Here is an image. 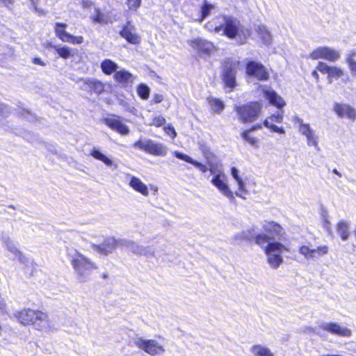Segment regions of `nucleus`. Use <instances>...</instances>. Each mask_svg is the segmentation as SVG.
Segmentation results:
<instances>
[{"instance_id":"1","label":"nucleus","mask_w":356,"mask_h":356,"mask_svg":"<svg viewBox=\"0 0 356 356\" xmlns=\"http://www.w3.org/2000/svg\"><path fill=\"white\" fill-rule=\"evenodd\" d=\"M254 241L264 249L268 257V263L273 268H277L283 263L282 254L284 251H288V248L285 245L273 240L269 235L266 234H257Z\"/></svg>"},{"instance_id":"2","label":"nucleus","mask_w":356,"mask_h":356,"mask_svg":"<svg viewBox=\"0 0 356 356\" xmlns=\"http://www.w3.org/2000/svg\"><path fill=\"white\" fill-rule=\"evenodd\" d=\"M67 258L76 272L77 279L81 282H87L92 270L97 268L93 261L76 250H68Z\"/></svg>"},{"instance_id":"3","label":"nucleus","mask_w":356,"mask_h":356,"mask_svg":"<svg viewBox=\"0 0 356 356\" xmlns=\"http://www.w3.org/2000/svg\"><path fill=\"white\" fill-rule=\"evenodd\" d=\"M14 316L24 325H33L35 329L41 331H49L52 329L48 316L40 311L30 309H24L14 313Z\"/></svg>"},{"instance_id":"4","label":"nucleus","mask_w":356,"mask_h":356,"mask_svg":"<svg viewBox=\"0 0 356 356\" xmlns=\"http://www.w3.org/2000/svg\"><path fill=\"white\" fill-rule=\"evenodd\" d=\"M234 111L238 115V120L242 123H250L254 122L261 115L262 104L258 101L250 102L235 106Z\"/></svg>"},{"instance_id":"5","label":"nucleus","mask_w":356,"mask_h":356,"mask_svg":"<svg viewBox=\"0 0 356 356\" xmlns=\"http://www.w3.org/2000/svg\"><path fill=\"white\" fill-rule=\"evenodd\" d=\"M238 62L234 61L228 58L222 62L221 79L224 84L225 89L233 91L236 86V69Z\"/></svg>"},{"instance_id":"6","label":"nucleus","mask_w":356,"mask_h":356,"mask_svg":"<svg viewBox=\"0 0 356 356\" xmlns=\"http://www.w3.org/2000/svg\"><path fill=\"white\" fill-rule=\"evenodd\" d=\"M133 147L156 156H164L167 154V147L164 145L151 139H138L133 143Z\"/></svg>"},{"instance_id":"7","label":"nucleus","mask_w":356,"mask_h":356,"mask_svg":"<svg viewBox=\"0 0 356 356\" xmlns=\"http://www.w3.org/2000/svg\"><path fill=\"white\" fill-rule=\"evenodd\" d=\"M130 343H133L136 347L151 356H160L165 351L163 346L154 339L136 337L132 339Z\"/></svg>"},{"instance_id":"8","label":"nucleus","mask_w":356,"mask_h":356,"mask_svg":"<svg viewBox=\"0 0 356 356\" xmlns=\"http://www.w3.org/2000/svg\"><path fill=\"white\" fill-rule=\"evenodd\" d=\"M245 74L254 77L260 81L269 79V73L266 67L261 63L254 60H248L245 65Z\"/></svg>"},{"instance_id":"9","label":"nucleus","mask_w":356,"mask_h":356,"mask_svg":"<svg viewBox=\"0 0 356 356\" xmlns=\"http://www.w3.org/2000/svg\"><path fill=\"white\" fill-rule=\"evenodd\" d=\"M312 60L324 59L330 62H336L341 57L340 52L328 47H318L314 49L308 56Z\"/></svg>"},{"instance_id":"10","label":"nucleus","mask_w":356,"mask_h":356,"mask_svg":"<svg viewBox=\"0 0 356 356\" xmlns=\"http://www.w3.org/2000/svg\"><path fill=\"white\" fill-rule=\"evenodd\" d=\"M187 43L200 56H209L216 50L213 42L201 38L189 40Z\"/></svg>"},{"instance_id":"11","label":"nucleus","mask_w":356,"mask_h":356,"mask_svg":"<svg viewBox=\"0 0 356 356\" xmlns=\"http://www.w3.org/2000/svg\"><path fill=\"white\" fill-rule=\"evenodd\" d=\"M67 25L63 22H56L54 25L56 36L64 42H69L73 44H80L83 42L81 35H73L66 31Z\"/></svg>"},{"instance_id":"12","label":"nucleus","mask_w":356,"mask_h":356,"mask_svg":"<svg viewBox=\"0 0 356 356\" xmlns=\"http://www.w3.org/2000/svg\"><path fill=\"white\" fill-rule=\"evenodd\" d=\"M120 35L129 44L138 46L141 43V36L136 31L135 26L128 21L122 26Z\"/></svg>"},{"instance_id":"13","label":"nucleus","mask_w":356,"mask_h":356,"mask_svg":"<svg viewBox=\"0 0 356 356\" xmlns=\"http://www.w3.org/2000/svg\"><path fill=\"white\" fill-rule=\"evenodd\" d=\"M222 19L223 35L229 39L235 38L241 30L239 21L230 16H222Z\"/></svg>"},{"instance_id":"14","label":"nucleus","mask_w":356,"mask_h":356,"mask_svg":"<svg viewBox=\"0 0 356 356\" xmlns=\"http://www.w3.org/2000/svg\"><path fill=\"white\" fill-rule=\"evenodd\" d=\"M118 246L121 247L120 239L117 240L114 237H107L99 245L91 243L93 251L106 256L111 254Z\"/></svg>"},{"instance_id":"15","label":"nucleus","mask_w":356,"mask_h":356,"mask_svg":"<svg viewBox=\"0 0 356 356\" xmlns=\"http://www.w3.org/2000/svg\"><path fill=\"white\" fill-rule=\"evenodd\" d=\"M316 70L323 74H327L329 81H332L333 79H339L344 74V72L341 68L337 66H330L322 61L318 63Z\"/></svg>"},{"instance_id":"16","label":"nucleus","mask_w":356,"mask_h":356,"mask_svg":"<svg viewBox=\"0 0 356 356\" xmlns=\"http://www.w3.org/2000/svg\"><path fill=\"white\" fill-rule=\"evenodd\" d=\"M104 122L111 130L121 135L124 136L129 133L128 127L122 122L121 118L119 116L106 118L104 119Z\"/></svg>"},{"instance_id":"17","label":"nucleus","mask_w":356,"mask_h":356,"mask_svg":"<svg viewBox=\"0 0 356 356\" xmlns=\"http://www.w3.org/2000/svg\"><path fill=\"white\" fill-rule=\"evenodd\" d=\"M320 327L325 331L341 337H349L351 334L349 329L341 327L337 323H323Z\"/></svg>"},{"instance_id":"18","label":"nucleus","mask_w":356,"mask_h":356,"mask_svg":"<svg viewBox=\"0 0 356 356\" xmlns=\"http://www.w3.org/2000/svg\"><path fill=\"white\" fill-rule=\"evenodd\" d=\"M334 111L340 118H347L352 120L356 118V112L355 109L348 104L335 103Z\"/></svg>"},{"instance_id":"19","label":"nucleus","mask_w":356,"mask_h":356,"mask_svg":"<svg viewBox=\"0 0 356 356\" xmlns=\"http://www.w3.org/2000/svg\"><path fill=\"white\" fill-rule=\"evenodd\" d=\"M328 248L326 245L321 246L316 249H311L307 245H302L300 248V253L307 259H316L318 257L327 254Z\"/></svg>"},{"instance_id":"20","label":"nucleus","mask_w":356,"mask_h":356,"mask_svg":"<svg viewBox=\"0 0 356 356\" xmlns=\"http://www.w3.org/2000/svg\"><path fill=\"white\" fill-rule=\"evenodd\" d=\"M83 84L90 93L100 95L105 90V84L96 79L87 78L83 79Z\"/></svg>"},{"instance_id":"21","label":"nucleus","mask_w":356,"mask_h":356,"mask_svg":"<svg viewBox=\"0 0 356 356\" xmlns=\"http://www.w3.org/2000/svg\"><path fill=\"white\" fill-rule=\"evenodd\" d=\"M263 228L266 232L270 235V236L273 240L280 239L282 234V227L278 223L273 221L267 222L264 225Z\"/></svg>"},{"instance_id":"22","label":"nucleus","mask_w":356,"mask_h":356,"mask_svg":"<svg viewBox=\"0 0 356 356\" xmlns=\"http://www.w3.org/2000/svg\"><path fill=\"white\" fill-rule=\"evenodd\" d=\"M3 239L6 244L7 250L11 253H13L16 257H17L20 263L27 266L29 263V259L26 258L22 254V252L17 249L13 241H11L8 237L3 238Z\"/></svg>"},{"instance_id":"23","label":"nucleus","mask_w":356,"mask_h":356,"mask_svg":"<svg viewBox=\"0 0 356 356\" xmlns=\"http://www.w3.org/2000/svg\"><path fill=\"white\" fill-rule=\"evenodd\" d=\"M226 179H211V183L215 186L231 202L235 200L233 192L230 190Z\"/></svg>"},{"instance_id":"24","label":"nucleus","mask_w":356,"mask_h":356,"mask_svg":"<svg viewBox=\"0 0 356 356\" xmlns=\"http://www.w3.org/2000/svg\"><path fill=\"white\" fill-rule=\"evenodd\" d=\"M298 122L300 124L299 131H300V133L302 135H304L307 137V140H308V144L309 145L312 144L314 145H317L316 138L314 135V131L310 128L309 124H304L302 122V120H301V119H298Z\"/></svg>"},{"instance_id":"25","label":"nucleus","mask_w":356,"mask_h":356,"mask_svg":"<svg viewBox=\"0 0 356 356\" xmlns=\"http://www.w3.org/2000/svg\"><path fill=\"white\" fill-rule=\"evenodd\" d=\"M264 95L269 102L279 109L282 108L286 105L282 97L274 90H266L264 91Z\"/></svg>"},{"instance_id":"26","label":"nucleus","mask_w":356,"mask_h":356,"mask_svg":"<svg viewBox=\"0 0 356 356\" xmlns=\"http://www.w3.org/2000/svg\"><path fill=\"white\" fill-rule=\"evenodd\" d=\"M120 244L121 247L126 248L129 250H130L132 253L141 256L143 246L138 244L137 243L126 239H120Z\"/></svg>"},{"instance_id":"27","label":"nucleus","mask_w":356,"mask_h":356,"mask_svg":"<svg viewBox=\"0 0 356 356\" xmlns=\"http://www.w3.org/2000/svg\"><path fill=\"white\" fill-rule=\"evenodd\" d=\"M113 79L116 83L127 85L129 82H131L133 79V75L129 72L122 70L117 71L114 75Z\"/></svg>"},{"instance_id":"28","label":"nucleus","mask_w":356,"mask_h":356,"mask_svg":"<svg viewBox=\"0 0 356 356\" xmlns=\"http://www.w3.org/2000/svg\"><path fill=\"white\" fill-rule=\"evenodd\" d=\"M100 67L104 74L111 75L117 72L118 66L113 60L107 58L102 61Z\"/></svg>"},{"instance_id":"29","label":"nucleus","mask_w":356,"mask_h":356,"mask_svg":"<svg viewBox=\"0 0 356 356\" xmlns=\"http://www.w3.org/2000/svg\"><path fill=\"white\" fill-rule=\"evenodd\" d=\"M221 18L220 16H216L205 24L206 29L210 32L218 33L222 29V23L219 22Z\"/></svg>"},{"instance_id":"30","label":"nucleus","mask_w":356,"mask_h":356,"mask_svg":"<svg viewBox=\"0 0 356 356\" xmlns=\"http://www.w3.org/2000/svg\"><path fill=\"white\" fill-rule=\"evenodd\" d=\"M90 155L96 160L100 161L107 166H112L113 161L109 157L102 153L99 149L93 148L91 149Z\"/></svg>"},{"instance_id":"31","label":"nucleus","mask_w":356,"mask_h":356,"mask_svg":"<svg viewBox=\"0 0 356 356\" xmlns=\"http://www.w3.org/2000/svg\"><path fill=\"white\" fill-rule=\"evenodd\" d=\"M129 186L137 192L143 195H147L149 193L147 186L141 181V179H130Z\"/></svg>"},{"instance_id":"32","label":"nucleus","mask_w":356,"mask_h":356,"mask_svg":"<svg viewBox=\"0 0 356 356\" xmlns=\"http://www.w3.org/2000/svg\"><path fill=\"white\" fill-rule=\"evenodd\" d=\"M250 352L254 356H274L268 348L261 345L253 346L250 349Z\"/></svg>"},{"instance_id":"33","label":"nucleus","mask_w":356,"mask_h":356,"mask_svg":"<svg viewBox=\"0 0 356 356\" xmlns=\"http://www.w3.org/2000/svg\"><path fill=\"white\" fill-rule=\"evenodd\" d=\"M208 104L210 106V108L212 109L213 111L215 113H220L223 111L225 108V104L224 102L217 98L214 97H209L208 98Z\"/></svg>"},{"instance_id":"34","label":"nucleus","mask_w":356,"mask_h":356,"mask_svg":"<svg viewBox=\"0 0 356 356\" xmlns=\"http://www.w3.org/2000/svg\"><path fill=\"white\" fill-rule=\"evenodd\" d=\"M348 227L349 225L343 220L339 221L337 224V230L343 241H346L348 238Z\"/></svg>"},{"instance_id":"35","label":"nucleus","mask_w":356,"mask_h":356,"mask_svg":"<svg viewBox=\"0 0 356 356\" xmlns=\"http://www.w3.org/2000/svg\"><path fill=\"white\" fill-rule=\"evenodd\" d=\"M213 6L209 3L207 0H204L200 9V15L198 18L199 22H202L211 13Z\"/></svg>"},{"instance_id":"36","label":"nucleus","mask_w":356,"mask_h":356,"mask_svg":"<svg viewBox=\"0 0 356 356\" xmlns=\"http://www.w3.org/2000/svg\"><path fill=\"white\" fill-rule=\"evenodd\" d=\"M149 88L147 86L143 83H140L137 86L138 95L142 99H147L149 96Z\"/></svg>"},{"instance_id":"37","label":"nucleus","mask_w":356,"mask_h":356,"mask_svg":"<svg viewBox=\"0 0 356 356\" xmlns=\"http://www.w3.org/2000/svg\"><path fill=\"white\" fill-rule=\"evenodd\" d=\"M241 136L243 140L248 143L250 145L255 147L258 146V139L250 135V130H244L241 133Z\"/></svg>"},{"instance_id":"38","label":"nucleus","mask_w":356,"mask_h":356,"mask_svg":"<svg viewBox=\"0 0 356 356\" xmlns=\"http://www.w3.org/2000/svg\"><path fill=\"white\" fill-rule=\"evenodd\" d=\"M56 51L60 58L67 59L73 56L70 48L67 46L56 48Z\"/></svg>"},{"instance_id":"39","label":"nucleus","mask_w":356,"mask_h":356,"mask_svg":"<svg viewBox=\"0 0 356 356\" xmlns=\"http://www.w3.org/2000/svg\"><path fill=\"white\" fill-rule=\"evenodd\" d=\"M92 20L94 22L99 23V24H106L107 23V19H106V15L99 8L95 9V13L92 17Z\"/></svg>"},{"instance_id":"40","label":"nucleus","mask_w":356,"mask_h":356,"mask_svg":"<svg viewBox=\"0 0 356 356\" xmlns=\"http://www.w3.org/2000/svg\"><path fill=\"white\" fill-rule=\"evenodd\" d=\"M257 233L254 231V228L248 229L246 230H243L242 232V236L244 238V241H254Z\"/></svg>"},{"instance_id":"41","label":"nucleus","mask_w":356,"mask_h":356,"mask_svg":"<svg viewBox=\"0 0 356 356\" xmlns=\"http://www.w3.org/2000/svg\"><path fill=\"white\" fill-rule=\"evenodd\" d=\"M235 181L238 186V191L235 192L236 195L245 198L243 195H246L248 191L244 188L245 184L243 179H235Z\"/></svg>"},{"instance_id":"42","label":"nucleus","mask_w":356,"mask_h":356,"mask_svg":"<svg viewBox=\"0 0 356 356\" xmlns=\"http://www.w3.org/2000/svg\"><path fill=\"white\" fill-rule=\"evenodd\" d=\"M166 122L165 118L161 115H157L152 118L150 125L156 127H161L163 126Z\"/></svg>"},{"instance_id":"43","label":"nucleus","mask_w":356,"mask_h":356,"mask_svg":"<svg viewBox=\"0 0 356 356\" xmlns=\"http://www.w3.org/2000/svg\"><path fill=\"white\" fill-rule=\"evenodd\" d=\"M192 165H193L194 166L200 170H201L203 172H207V170L209 169V168L206 165L202 164V163L198 162L195 160L193 161V163H192ZM209 170L211 171H213V168H214V165H212L211 163H209Z\"/></svg>"},{"instance_id":"44","label":"nucleus","mask_w":356,"mask_h":356,"mask_svg":"<svg viewBox=\"0 0 356 356\" xmlns=\"http://www.w3.org/2000/svg\"><path fill=\"white\" fill-rule=\"evenodd\" d=\"M264 125L266 127L269 128L271 131H273L274 132H277V133H280V134L284 133V130L282 127H279L275 124H270L268 120H265L264 121Z\"/></svg>"},{"instance_id":"45","label":"nucleus","mask_w":356,"mask_h":356,"mask_svg":"<svg viewBox=\"0 0 356 356\" xmlns=\"http://www.w3.org/2000/svg\"><path fill=\"white\" fill-rule=\"evenodd\" d=\"M353 56H348L346 58L348 67L352 74L356 75V60L353 58Z\"/></svg>"},{"instance_id":"46","label":"nucleus","mask_w":356,"mask_h":356,"mask_svg":"<svg viewBox=\"0 0 356 356\" xmlns=\"http://www.w3.org/2000/svg\"><path fill=\"white\" fill-rule=\"evenodd\" d=\"M142 255H144L146 257H156L154 248L152 246H143Z\"/></svg>"},{"instance_id":"47","label":"nucleus","mask_w":356,"mask_h":356,"mask_svg":"<svg viewBox=\"0 0 356 356\" xmlns=\"http://www.w3.org/2000/svg\"><path fill=\"white\" fill-rule=\"evenodd\" d=\"M174 154L177 158H178L182 161H184L191 164H192L193 163L194 160L191 157L188 156L187 154H183V153H181L179 152H175Z\"/></svg>"},{"instance_id":"48","label":"nucleus","mask_w":356,"mask_h":356,"mask_svg":"<svg viewBox=\"0 0 356 356\" xmlns=\"http://www.w3.org/2000/svg\"><path fill=\"white\" fill-rule=\"evenodd\" d=\"M323 220L324 229L329 233V234L331 235L332 234V231L331 229V223L328 220V216L327 213L323 215Z\"/></svg>"},{"instance_id":"49","label":"nucleus","mask_w":356,"mask_h":356,"mask_svg":"<svg viewBox=\"0 0 356 356\" xmlns=\"http://www.w3.org/2000/svg\"><path fill=\"white\" fill-rule=\"evenodd\" d=\"M163 130L166 134L170 136L172 139L177 136V132L171 124H168L163 127Z\"/></svg>"},{"instance_id":"50","label":"nucleus","mask_w":356,"mask_h":356,"mask_svg":"<svg viewBox=\"0 0 356 356\" xmlns=\"http://www.w3.org/2000/svg\"><path fill=\"white\" fill-rule=\"evenodd\" d=\"M282 119H283V115L280 114V113H275V114H273L270 117V120L272 122H274L276 123H281L282 122Z\"/></svg>"},{"instance_id":"51","label":"nucleus","mask_w":356,"mask_h":356,"mask_svg":"<svg viewBox=\"0 0 356 356\" xmlns=\"http://www.w3.org/2000/svg\"><path fill=\"white\" fill-rule=\"evenodd\" d=\"M163 95L161 94H154L151 101L152 104H159L163 100Z\"/></svg>"},{"instance_id":"52","label":"nucleus","mask_w":356,"mask_h":356,"mask_svg":"<svg viewBox=\"0 0 356 356\" xmlns=\"http://www.w3.org/2000/svg\"><path fill=\"white\" fill-rule=\"evenodd\" d=\"M8 112L5 110L3 104H0V122L8 117Z\"/></svg>"},{"instance_id":"53","label":"nucleus","mask_w":356,"mask_h":356,"mask_svg":"<svg viewBox=\"0 0 356 356\" xmlns=\"http://www.w3.org/2000/svg\"><path fill=\"white\" fill-rule=\"evenodd\" d=\"M141 0H127L129 8H137L140 5Z\"/></svg>"},{"instance_id":"54","label":"nucleus","mask_w":356,"mask_h":356,"mask_svg":"<svg viewBox=\"0 0 356 356\" xmlns=\"http://www.w3.org/2000/svg\"><path fill=\"white\" fill-rule=\"evenodd\" d=\"M14 2L15 0H0V3H1L9 10L12 9V6L14 4Z\"/></svg>"},{"instance_id":"55","label":"nucleus","mask_w":356,"mask_h":356,"mask_svg":"<svg viewBox=\"0 0 356 356\" xmlns=\"http://www.w3.org/2000/svg\"><path fill=\"white\" fill-rule=\"evenodd\" d=\"M32 63L35 65H38L40 66H45L46 63L40 58L34 57L32 58Z\"/></svg>"},{"instance_id":"56","label":"nucleus","mask_w":356,"mask_h":356,"mask_svg":"<svg viewBox=\"0 0 356 356\" xmlns=\"http://www.w3.org/2000/svg\"><path fill=\"white\" fill-rule=\"evenodd\" d=\"M231 174L233 178H239L238 175V170L235 167L231 168Z\"/></svg>"},{"instance_id":"57","label":"nucleus","mask_w":356,"mask_h":356,"mask_svg":"<svg viewBox=\"0 0 356 356\" xmlns=\"http://www.w3.org/2000/svg\"><path fill=\"white\" fill-rule=\"evenodd\" d=\"M241 235H242V232L241 233H238V234H235L233 238L234 240L235 241H241L244 240L243 237Z\"/></svg>"},{"instance_id":"58","label":"nucleus","mask_w":356,"mask_h":356,"mask_svg":"<svg viewBox=\"0 0 356 356\" xmlns=\"http://www.w3.org/2000/svg\"><path fill=\"white\" fill-rule=\"evenodd\" d=\"M261 128V124H254L253 126H252L250 129H248V130H250V132L252 131H254V130H257V129H259Z\"/></svg>"},{"instance_id":"59","label":"nucleus","mask_w":356,"mask_h":356,"mask_svg":"<svg viewBox=\"0 0 356 356\" xmlns=\"http://www.w3.org/2000/svg\"><path fill=\"white\" fill-rule=\"evenodd\" d=\"M317 71H318V70L316 69L313 70L312 72V75L316 79V81H319V74H318Z\"/></svg>"},{"instance_id":"60","label":"nucleus","mask_w":356,"mask_h":356,"mask_svg":"<svg viewBox=\"0 0 356 356\" xmlns=\"http://www.w3.org/2000/svg\"><path fill=\"white\" fill-rule=\"evenodd\" d=\"M5 307L4 301L2 300H0V309H3Z\"/></svg>"},{"instance_id":"61","label":"nucleus","mask_w":356,"mask_h":356,"mask_svg":"<svg viewBox=\"0 0 356 356\" xmlns=\"http://www.w3.org/2000/svg\"><path fill=\"white\" fill-rule=\"evenodd\" d=\"M220 177H221V174L220 173H218V174L214 175L213 178L218 179V178H220Z\"/></svg>"},{"instance_id":"62","label":"nucleus","mask_w":356,"mask_h":356,"mask_svg":"<svg viewBox=\"0 0 356 356\" xmlns=\"http://www.w3.org/2000/svg\"><path fill=\"white\" fill-rule=\"evenodd\" d=\"M150 187H151V190H152L154 192H156L158 190L157 187H156V186H151Z\"/></svg>"},{"instance_id":"63","label":"nucleus","mask_w":356,"mask_h":356,"mask_svg":"<svg viewBox=\"0 0 356 356\" xmlns=\"http://www.w3.org/2000/svg\"><path fill=\"white\" fill-rule=\"evenodd\" d=\"M334 173H336L337 175L340 176V175L338 173V172L337 171V170H334Z\"/></svg>"},{"instance_id":"64","label":"nucleus","mask_w":356,"mask_h":356,"mask_svg":"<svg viewBox=\"0 0 356 356\" xmlns=\"http://www.w3.org/2000/svg\"><path fill=\"white\" fill-rule=\"evenodd\" d=\"M318 335H320L321 337H323V334H322L321 333H320L319 332H316Z\"/></svg>"}]
</instances>
